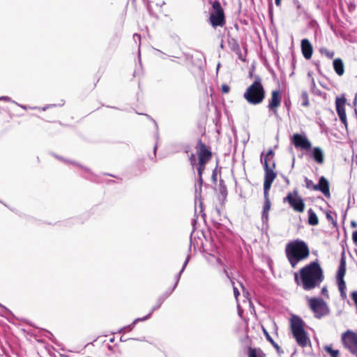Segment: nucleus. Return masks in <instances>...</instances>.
<instances>
[{"instance_id":"c756f323","label":"nucleus","mask_w":357,"mask_h":357,"mask_svg":"<svg viewBox=\"0 0 357 357\" xmlns=\"http://www.w3.org/2000/svg\"><path fill=\"white\" fill-rule=\"evenodd\" d=\"M351 226H352L353 227H357V223H356V222H354V221L351 222Z\"/></svg>"},{"instance_id":"2eb2a0df","label":"nucleus","mask_w":357,"mask_h":357,"mask_svg":"<svg viewBox=\"0 0 357 357\" xmlns=\"http://www.w3.org/2000/svg\"><path fill=\"white\" fill-rule=\"evenodd\" d=\"M314 189L321 191L326 196L330 195L328 182L324 177L320 178L319 184L314 186Z\"/></svg>"},{"instance_id":"f257e3e1","label":"nucleus","mask_w":357,"mask_h":357,"mask_svg":"<svg viewBox=\"0 0 357 357\" xmlns=\"http://www.w3.org/2000/svg\"><path fill=\"white\" fill-rule=\"evenodd\" d=\"M321 275V268L315 263H312L300 271V278L305 289L314 288L320 281Z\"/></svg>"},{"instance_id":"b1692460","label":"nucleus","mask_w":357,"mask_h":357,"mask_svg":"<svg viewBox=\"0 0 357 357\" xmlns=\"http://www.w3.org/2000/svg\"><path fill=\"white\" fill-rule=\"evenodd\" d=\"M352 239L355 244L357 245V231H355L352 234Z\"/></svg>"},{"instance_id":"6e6552de","label":"nucleus","mask_w":357,"mask_h":357,"mask_svg":"<svg viewBox=\"0 0 357 357\" xmlns=\"http://www.w3.org/2000/svg\"><path fill=\"white\" fill-rule=\"evenodd\" d=\"M308 303L311 310L314 312L317 317H321L328 313V307L322 300L310 298Z\"/></svg>"},{"instance_id":"a878e982","label":"nucleus","mask_w":357,"mask_h":357,"mask_svg":"<svg viewBox=\"0 0 357 357\" xmlns=\"http://www.w3.org/2000/svg\"><path fill=\"white\" fill-rule=\"evenodd\" d=\"M344 287H345V284H344V283L342 281V282H340V291H341V292H342V294H344L343 289H344Z\"/></svg>"},{"instance_id":"6ab92c4d","label":"nucleus","mask_w":357,"mask_h":357,"mask_svg":"<svg viewBox=\"0 0 357 357\" xmlns=\"http://www.w3.org/2000/svg\"><path fill=\"white\" fill-rule=\"evenodd\" d=\"M309 223L312 225H316L318 224V218L316 214L312 213L311 211H310Z\"/></svg>"},{"instance_id":"c85d7f7f","label":"nucleus","mask_w":357,"mask_h":357,"mask_svg":"<svg viewBox=\"0 0 357 357\" xmlns=\"http://www.w3.org/2000/svg\"><path fill=\"white\" fill-rule=\"evenodd\" d=\"M238 314L241 316L242 314V310L240 307V305L238 304Z\"/></svg>"},{"instance_id":"7ed1b4c3","label":"nucleus","mask_w":357,"mask_h":357,"mask_svg":"<svg viewBox=\"0 0 357 357\" xmlns=\"http://www.w3.org/2000/svg\"><path fill=\"white\" fill-rule=\"evenodd\" d=\"M245 99L250 104L257 105L262 102L265 92L259 80H256L246 90L243 95Z\"/></svg>"},{"instance_id":"72a5a7b5","label":"nucleus","mask_w":357,"mask_h":357,"mask_svg":"<svg viewBox=\"0 0 357 357\" xmlns=\"http://www.w3.org/2000/svg\"><path fill=\"white\" fill-rule=\"evenodd\" d=\"M295 278H296V281L298 282V275H297V274H296V275H295Z\"/></svg>"},{"instance_id":"0eeeda50","label":"nucleus","mask_w":357,"mask_h":357,"mask_svg":"<svg viewBox=\"0 0 357 357\" xmlns=\"http://www.w3.org/2000/svg\"><path fill=\"white\" fill-rule=\"evenodd\" d=\"M284 201L288 202L293 209L299 213L305 210V204L303 199L298 195L297 192H290L285 197Z\"/></svg>"},{"instance_id":"a211bd4d","label":"nucleus","mask_w":357,"mask_h":357,"mask_svg":"<svg viewBox=\"0 0 357 357\" xmlns=\"http://www.w3.org/2000/svg\"><path fill=\"white\" fill-rule=\"evenodd\" d=\"M271 202L267 198V196L265 197V202L264 204L263 214L266 218L268 217V213L271 208Z\"/></svg>"},{"instance_id":"473e14b6","label":"nucleus","mask_w":357,"mask_h":357,"mask_svg":"<svg viewBox=\"0 0 357 357\" xmlns=\"http://www.w3.org/2000/svg\"><path fill=\"white\" fill-rule=\"evenodd\" d=\"M264 333H266V336H267V338H268L270 341H271V342H272V340H271V338L270 337L269 335H268L266 331H264Z\"/></svg>"},{"instance_id":"2f4dec72","label":"nucleus","mask_w":357,"mask_h":357,"mask_svg":"<svg viewBox=\"0 0 357 357\" xmlns=\"http://www.w3.org/2000/svg\"><path fill=\"white\" fill-rule=\"evenodd\" d=\"M264 333H266V336H267V338H268L270 341H271V342H272V340H271V338L270 337L269 335H268L266 331H264Z\"/></svg>"},{"instance_id":"4468645a","label":"nucleus","mask_w":357,"mask_h":357,"mask_svg":"<svg viewBox=\"0 0 357 357\" xmlns=\"http://www.w3.org/2000/svg\"><path fill=\"white\" fill-rule=\"evenodd\" d=\"M301 50L304 57L310 59L312 54V46L307 39H303L301 41Z\"/></svg>"},{"instance_id":"1a4fd4ad","label":"nucleus","mask_w":357,"mask_h":357,"mask_svg":"<svg viewBox=\"0 0 357 357\" xmlns=\"http://www.w3.org/2000/svg\"><path fill=\"white\" fill-rule=\"evenodd\" d=\"M197 155L199 157V163L198 171L199 174L201 175L202 170L204 169V165L207 161L210 160L211 157V153L209 151L207 150V149L204 144H199L197 147Z\"/></svg>"},{"instance_id":"7c9ffc66","label":"nucleus","mask_w":357,"mask_h":357,"mask_svg":"<svg viewBox=\"0 0 357 357\" xmlns=\"http://www.w3.org/2000/svg\"><path fill=\"white\" fill-rule=\"evenodd\" d=\"M281 3V0H275V3L277 6H280Z\"/></svg>"},{"instance_id":"423d86ee","label":"nucleus","mask_w":357,"mask_h":357,"mask_svg":"<svg viewBox=\"0 0 357 357\" xmlns=\"http://www.w3.org/2000/svg\"><path fill=\"white\" fill-rule=\"evenodd\" d=\"M342 341L345 347L350 352L357 354V334L347 331L342 335Z\"/></svg>"},{"instance_id":"f8f14e48","label":"nucleus","mask_w":357,"mask_h":357,"mask_svg":"<svg viewBox=\"0 0 357 357\" xmlns=\"http://www.w3.org/2000/svg\"><path fill=\"white\" fill-rule=\"evenodd\" d=\"M275 178V173L271 170L267 169L265 176V180L264 183V196L266 197L268 195V192L271 188V184Z\"/></svg>"},{"instance_id":"412c9836","label":"nucleus","mask_w":357,"mask_h":357,"mask_svg":"<svg viewBox=\"0 0 357 357\" xmlns=\"http://www.w3.org/2000/svg\"><path fill=\"white\" fill-rule=\"evenodd\" d=\"M273 152L271 150L268 151V152L267 153L266 158L264 159V165L266 167H268V163H269V159H270V158H271L273 156Z\"/></svg>"},{"instance_id":"9d476101","label":"nucleus","mask_w":357,"mask_h":357,"mask_svg":"<svg viewBox=\"0 0 357 357\" xmlns=\"http://www.w3.org/2000/svg\"><path fill=\"white\" fill-rule=\"evenodd\" d=\"M346 98L344 96L337 97L335 100V106L337 114L345 126L347 125L345 112Z\"/></svg>"},{"instance_id":"f3484780","label":"nucleus","mask_w":357,"mask_h":357,"mask_svg":"<svg viewBox=\"0 0 357 357\" xmlns=\"http://www.w3.org/2000/svg\"><path fill=\"white\" fill-rule=\"evenodd\" d=\"M333 68L338 75H342L344 72L343 61L340 59H335L333 61Z\"/></svg>"},{"instance_id":"aec40b11","label":"nucleus","mask_w":357,"mask_h":357,"mask_svg":"<svg viewBox=\"0 0 357 357\" xmlns=\"http://www.w3.org/2000/svg\"><path fill=\"white\" fill-rule=\"evenodd\" d=\"M326 351L330 354L333 357H337L339 355V351L337 350H334L330 346H326L324 347Z\"/></svg>"},{"instance_id":"bb28decb","label":"nucleus","mask_w":357,"mask_h":357,"mask_svg":"<svg viewBox=\"0 0 357 357\" xmlns=\"http://www.w3.org/2000/svg\"><path fill=\"white\" fill-rule=\"evenodd\" d=\"M234 294L235 298L237 299L238 296L239 295V291L236 289V287L234 288Z\"/></svg>"},{"instance_id":"393cba45","label":"nucleus","mask_w":357,"mask_h":357,"mask_svg":"<svg viewBox=\"0 0 357 357\" xmlns=\"http://www.w3.org/2000/svg\"><path fill=\"white\" fill-rule=\"evenodd\" d=\"M325 54L330 59H331L333 56V55H334L333 52H329V51H327V50L325 51Z\"/></svg>"},{"instance_id":"f03ea898","label":"nucleus","mask_w":357,"mask_h":357,"mask_svg":"<svg viewBox=\"0 0 357 357\" xmlns=\"http://www.w3.org/2000/svg\"><path fill=\"white\" fill-rule=\"evenodd\" d=\"M286 252L292 266H295L298 261L309 255V249L305 242L296 240L287 245Z\"/></svg>"},{"instance_id":"ddd939ff","label":"nucleus","mask_w":357,"mask_h":357,"mask_svg":"<svg viewBox=\"0 0 357 357\" xmlns=\"http://www.w3.org/2000/svg\"><path fill=\"white\" fill-rule=\"evenodd\" d=\"M281 102V97L279 91H272L271 98L269 102V108L274 111L275 113L277 112V108L280 106Z\"/></svg>"},{"instance_id":"39448f33","label":"nucleus","mask_w":357,"mask_h":357,"mask_svg":"<svg viewBox=\"0 0 357 357\" xmlns=\"http://www.w3.org/2000/svg\"><path fill=\"white\" fill-rule=\"evenodd\" d=\"M210 21L213 26H222L225 24L224 11L218 2L213 4V11L210 15Z\"/></svg>"},{"instance_id":"cd10ccee","label":"nucleus","mask_w":357,"mask_h":357,"mask_svg":"<svg viewBox=\"0 0 357 357\" xmlns=\"http://www.w3.org/2000/svg\"><path fill=\"white\" fill-rule=\"evenodd\" d=\"M190 160H191L192 165H194L195 163V161H196L195 157L194 155H191Z\"/></svg>"},{"instance_id":"20e7f679","label":"nucleus","mask_w":357,"mask_h":357,"mask_svg":"<svg viewBox=\"0 0 357 357\" xmlns=\"http://www.w3.org/2000/svg\"><path fill=\"white\" fill-rule=\"evenodd\" d=\"M291 326L298 344L302 347L307 346L310 343V339L303 330L302 320L298 317H293L291 319Z\"/></svg>"},{"instance_id":"9b49d317","label":"nucleus","mask_w":357,"mask_h":357,"mask_svg":"<svg viewBox=\"0 0 357 357\" xmlns=\"http://www.w3.org/2000/svg\"><path fill=\"white\" fill-rule=\"evenodd\" d=\"M292 140L294 144L297 148L310 149L312 146L311 142L307 139V138L299 134L294 135Z\"/></svg>"},{"instance_id":"4be33fe9","label":"nucleus","mask_w":357,"mask_h":357,"mask_svg":"<svg viewBox=\"0 0 357 357\" xmlns=\"http://www.w3.org/2000/svg\"><path fill=\"white\" fill-rule=\"evenodd\" d=\"M221 89L223 93H227L229 91L230 88L229 86H227L226 84H222L221 86Z\"/></svg>"},{"instance_id":"5701e85b","label":"nucleus","mask_w":357,"mask_h":357,"mask_svg":"<svg viewBox=\"0 0 357 357\" xmlns=\"http://www.w3.org/2000/svg\"><path fill=\"white\" fill-rule=\"evenodd\" d=\"M248 357H257L256 350L250 349L248 352Z\"/></svg>"},{"instance_id":"dca6fc26","label":"nucleus","mask_w":357,"mask_h":357,"mask_svg":"<svg viewBox=\"0 0 357 357\" xmlns=\"http://www.w3.org/2000/svg\"><path fill=\"white\" fill-rule=\"evenodd\" d=\"M313 158L319 163L322 164L324 161V153L323 150L319 147H315L313 149L312 152Z\"/></svg>"}]
</instances>
